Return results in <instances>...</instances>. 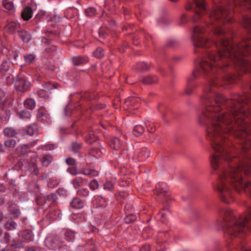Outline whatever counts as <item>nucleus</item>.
Returning a JSON list of instances; mask_svg holds the SVG:
<instances>
[{
  "mask_svg": "<svg viewBox=\"0 0 251 251\" xmlns=\"http://www.w3.org/2000/svg\"><path fill=\"white\" fill-rule=\"evenodd\" d=\"M238 111H232L230 113H223L221 111H203L199 115V124L206 126L207 139L211 142L215 151L210 161L212 169L216 170L222 164L223 159L228 165L227 168L223 169L215 185L221 201L226 203L231 201L233 193L227 183L237 191L251 187V183H245L242 176L243 171L247 175L251 173V166L246 163L235 166L231 161L232 156L228 149L230 144L227 138L228 133L241 138L248 134L245 122L235 115ZM220 212L223 220L224 230L231 236H237L244 232L247 228V223L251 220V208L248 215L240 216L238 219L229 208L221 209Z\"/></svg>",
  "mask_w": 251,
  "mask_h": 251,
  "instance_id": "f257e3e1",
  "label": "nucleus"
},
{
  "mask_svg": "<svg viewBox=\"0 0 251 251\" xmlns=\"http://www.w3.org/2000/svg\"><path fill=\"white\" fill-rule=\"evenodd\" d=\"M213 85H222L223 84L220 82L219 78H216L205 89V92L207 93L201 97V101L206 110L215 107L220 108V110L227 108L241 110L245 108V105L247 104L246 97L238 96L237 98L226 100L222 94L213 92Z\"/></svg>",
  "mask_w": 251,
  "mask_h": 251,
  "instance_id": "f03ea898",
  "label": "nucleus"
},
{
  "mask_svg": "<svg viewBox=\"0 0 251 251\" xmlns=\"http://www.w3.org/2000/svg\"><path fill=\"white\" fill-rule=\"evenodd\" d=\"M205 32V28L197 26L193 31V42L196 47H209L210 42L207 38H204L202 34Z\"/></svg>",
  "mask_w": 251,
  "mask_h": 251,
  "instance_id": "7ed1b4c3",
  "label": "nucleus"
},
{
  "mask_svg": "<svg viewBox=\"0 0 251 251\" xmlns=\"http://www.w3.org/2000/svg\"><path fill=\"white\" fill-rule=\"evenodd\" d=\"M30 84L25 79L20 78L15 82V88L19 92L24 93L29 89Z\"/></svg>",
  "mask_w": 251,
  "mask_h": 251,
  "instance_id": "20e7f679",
  "label": "nucleus"
},
{
  "mask_svg": "<svg viewBox=\"0 0 251 251\" xmlns=\"http://www.w3.org/2000/svg\"><path fill=\"white\" fill-rule=\"evenodd\" d=\"M19 237L21 241L29 242L33 240L32 232L29 230H25L19 233Z\"/></svg>",
  "mask_w": 251,
  "mask_h": 251,
  "instance_id": "39448f33",
  "label": "nucleus"
},
{
  "mask_svg": "<svg viewBox=\"0 0 251 251\" xmlns=\"http://www.w3.org/2000/svg\"><path fill=\"white\" fill-rule=\"evenodd\" d=\"M43 89L38 92L40 95H41V91H50L53 89H56L59 87V84L56 82H48L44 83L43 85Z\"/></svg>",
  "mask_w": 251,
  "mask_h": 251,
  "instance_id": "423d86ee",
  "label": "nucleus"
},
{
  "mask_svg": "<svg viewBox=\"0 0 251 251\" xmlns=\"http://www.w3.org/2000/svg\"><path fill=\"white\" fill-rule=\"evenodd\" d=\"M158 78L155 75H149L144 77L141 81L144 84H153L158 82Z\"/></svg>",
  "mask_w": 251,
  "mask_h": 251,
  "instance_id": "0eeeda50",
  "label": "nucleus"
},
{
  "mask_svg": "<svg viewBox=\"0 0 251 251\" xmlns=\"http://www.w3.org/2000/svg\"><path fill=\"white\" fill-rule=\"evenodd\" d=\"M72 183L75 188H77L86 185L87 180L82 177L77 176L72 181Z\"/></svg>",
  "mask_w": 251,
  "mask_h": 251,
  "instance_id": "6e6552de",
  "label": "nucleus"
},
{
  "mask_svg": "<svg viewBox=\"0 0 251 251\" xmlns=\"http://www.w3.org/2000/svg\"><path fill=\"white\" fill-rule=\"evenodd\" d=\"M122 143L118 138L112 139L110 143V147L113 150L118 151L121 149Z\"/></svg>",
  "mask_w": 251,
  "mask_h": 251,
  "instance_id": "1a4fd4ad",
  "label": "nucleus"
},
{
  "mask_svg": "<svg viewBox=\"0 0 251 251\" xmlns=\"http://www.w3.org/2000/svg\"><path fill=\"white\" fill-rule=\"evenodd\" d=\"M70 205L72 207L75 209H81L84 206V202L80 199L75 198L71 201Z\"/></svg>",
  "mask_w": 251,
  "mask_h": 251,
  "instance_id": "9d476101",
  "label": "nucleus"
},
{
  "mask_svg": "<svg viewBox=\"0 0 251 251\" xmlns=\"http://www.w3.org/2000/svg\"><path fill=\"white\" fill-rule=\"evenodd\" d=\"M32 12V8L31 7H27L23 10L21 14V16L24 20L28 21L31 18Z\"/></svg>",
  "mask_w": 251,
  "mask_h": 251,
  "instance_id": "9b49d317",
  "label": "nucleus"
},
{
  "mask_svg": "<svg viewBox=\"0 0 251 251\" xmlns=\"http://www.w3.org/2000/svg\"><path fill=\"white\" fill-rule=\"evenodd\" d=\"M19 26V25L15 22L9 23L5 26V30L10 34L13 33Z\"/></svg>",
  "mask_w": 251,
  "mask_h": 251,
  "instance_id": "f8f14e48",
  "label": "nucleus"
},
{
  "mask_svg": "<svg viewBox=\"0 0 251 251\" xmlns=\"http://www.w3.org/2000/svg\"><path fill=\"white\" fill-rule=\"evenodd\" d=\"M86 58L82 56H75L73 58V62L75 65H80L87 62Z\"/></svg>",
  "mask_w": 251,
  "mask_h": 251,
  "instance_id": "ddd939ff",
  "label": "nucleus"
},
{
  "mask_svg": "<svg viewBox=\"0 0 251 251\" xmlns=\"http://www.w3.org/2000/svg\"><path fill=\"white\" fill-rule=\"evenodd\" d=\"M35 101L32 99L29 98L26 99L24 102V106L25 108L29 110H32L35 107Z\"/></svg>",
  "mask_w": 251,
  "mask_h": 251,
  "instance_id": "4468645a",
  "label": "nucleus"
},
{
  "mask_svg": "<svg viewBox=\"0 0 251 251\" xmlns=\"http://www.w3.org/2000/svg\"><path fill=\"white\" fill-rule=\"evenodd\" d=\"M79 173L80 174H82L83 175L91 176H97L99 174L98 171L94 169H84L83 170H82L81 172Z\"/></svg>",
  "mask_w": 251,
  "mask_h": 251,
  "instance_id": "2eb2a0df",
  "label": "nucleus"
},
{
  "mask_svg": "<svg viewBox=\"0 0 251 251\" xmlns=\"http://www.w3.org/2000/svg\"><path fill=\"white\" fill-rule=\"evenodd\" d=\"M18 33L23 41L25 43L28 42L31 39V35L27 32L25 31H19Z\"/></svg>",
  "mask_w": 251,
  "mask_h": 251,
  "instance_id": "dca6fc26",
  "label": "nucleus"
},
{
  "mask_svg": "<svg viewBox=\"0 0 251 251\" xmlns=\"http://www.w3.org/2000/svg\"><path fill=\"white\" fill-rule=\"evenodd\" d=\"M38 126L36 125L33 124L29 126L26 130L27 134L30 136L37 134L38 131Z\"/></svg>",
  "mask_w": 251,
  "mask_h": 251,
  "instance_id": "f3484780",
  "label": "nucleus"
},
{
  "mask_svg": "<svg viewBox=\"0 0 251 251\" xmlns=\"http://www.w3.org/2000/svg\"><path fill=\"white\" fill-rule=\"evenodd\" d=\"M221 78L223 81H225L228 83H233L236 79V76L231 74L228 73L224 76H222Z\"/></svg>",
  "mask_w": 251,
  "mask_h": 251,
  "instance_id": "a211bd4d",
  "label": "nucleus"
},
{
  "mask_svg": "<svg viewBox=\"0 0 251 251\" xmlns=\"http://www.w3.org/2000/svg\"><path fill=\"white\" fill-rule=\"evenodd\" d=\"M144 131L145 129L143 126L138 125L134 127L133 130V133L135 136H139L143 134Z\"/></svg>",
  "mask_w": 251,
  "mask_h": 251,
  "instance_id": "6ab92c4d",
  "label": "nucleus"
},
{
  "mask_svg": "<svg viewBox=\"0 0 251 251\" xmlns=\"http://www.w3.org/2000/svg\"><path fill=\"white\" fill-rule=\"evenodd\" d=\"M3 133L5 136L13 137L15 136L17 134L16 130L11 127H7L3 130Z\"/></svg>",
  "mask_w": 251,
  "mask_h": 251,
  "instance_id": "aec40b11",
  "label": "nucleus"
},
{
  "mask_svg": "<svg viewBox=\"0 0 251 251\" xmlns=\"http://www.w3.org/2000/svg\"><path fill=\"white\" fill-rule=\"evenodd\" d=\"M65 239L68 242L74 241L75 238V233L69 230H67L64 233Z\"/></svg>",
  "mask_w": 251,
  "mask_h": 251,
  "instance_id": "412c9836",
  "label": "nucleus"
},
{
  "mask_svg": "<svg viewBox=\"0 0 251 251\" xmlns=\"http://www.w3.org/2000/svg\"><path fill=\"white\" fill-rule=\"evenodd\" d=\"M138 69L141 72L148 71L150 68V65L146 62H141L137 65Z\"/></svg>",
  "mask_w": 251,
  "mask_h": 251,
  "instance_id": "4be33fe9",
  "label": "nucleus"
},
{
  "mask_svg": "<svg viewBox=\"0 0 251 251\" xmlns=\"http://www.w3.org/2000/svg\"><path fill=\"white\" fill-rule=\"evenodd\" d=\"M51 243H52L51 247L53 249L58 248L61 246V242L58 236H54L51 240Z\"/></svg>",
  "mask_w": 251,
  "mask_h": 251,
  "instance_id": "5701e85b",
  "label": "nucleus"
},
{
  "mask_svg": "<svg viewBox=\"0 0 251 251\" xmlns=\"http://www.w3.org/2000/svg\"><path fill=\"white\" fill-rule=\"evenodd\" d=\"M136 216L133 214H130L126 216L125 219V222L126 224H131L133 223L136 220Z\"/></svg>",
  "mask_w": 251,
  "mask_h": 251,
  "instance_id": "b1692460",
  "label": "nucleus"
},
{
  "mask_svg": "<svg viewBox=\"0 0 251 251\" xmlns=\"http://www.w3.org/2000/svg\"><path fill=\"white\" fill-rule=\"evenodd\" d=\"M52 161V158L50 155H47L43 157L42 165L44 166H48Z\"/></svg>",
  "mask_w": 251,
  "mask_h": 251,
  "instance_id": "393cba45",
  "label": "nucleus"
},
{
  "mask_svg": "<svg viewBox=\"0 0 251 251\" xmlns=\"http://www.w3.org/2000/svg\"><path fill=\"white\" fill-rule=\"evenodd\" d=\"M18 114L21 119H26L30 117V113L29 111H20Z\"/></svg>",
  "mask_w": 251,
  "mask_h": 251,
  "instance_id": "a878e982",
  "label": "nucleus"
},
{
  "mask_svg": "<svg viewBox=\"0 0 251 251\" xmlns=\"http://www.w3.org/2000/svg\"><path fill=\"white\" fill-rule=\"evenodd\" d=\"M94 54L96 57L100 58L104 56V50L100 48H97L94 52Z\"/></svg>",
  "mask_w": 251,
  "mask_h": 251,
  "instance_id": "bb28decb",
  "label": "nucleus"
},
{
  "mask_svg": "<svg viewBox=\"0 0 251 251\" xmlns=\"http://www.w3.org/2000/svg\"><path fill=\"white\" fill-rule=\"evenodd\" d=\"M16 145V141L14 139H9L4 141V145L8 148H14Z\"/></svg>",
  "mask_w": 251,
  "mask_h": 251,
  "instance_id": "cd10ccee",
  "label": "nucleus"
},
{
  "mask_svg": "<svg viewBox=\"0 0 251 251\" xmlns=\"http://www.w3.org/2000/svg\"><path fill=\"white\" fill-rule=\"evenodd\" d=\"M4 226L7 230H11L16 228V223L14 221H11L10 222H7L5 224Z\"/></svg>",
  "mask_w": 251,
  "mask_h": 251,
  "instance_id": "c85d7f7f",
  "label": "nucleus"
},
{
  "mask_svg": "<svg viewBox=\"0 0 251 251\" xmlns=\"http://www.w3.org/2000/svg\"><path fill=\"white\" fill-rule=\"evenodd\" d=\"M150 151L148 149L144 148L142 150L139 155L143 159H145L150 156Z\"/></svg>",
  "mask_w": 251,
  "mask_h": 251,
  "instance_id": "c756f323",
  "label": "nucleus"
},
{
  "mask_svg": "<svg viewBox=\"0 0 251 251\" xmlns=\"http://www.w3.org/2000/svg\"><path fill=\"white\" fill-rule=\"evenodd\" d=\"M97 137L96 136L93 132L90 133L86 139V141L88 143H92L93 142L96 141Z\"/></svg>",
  "mask_w": 251,
  "mask_h": 251,
  "instance_id": "7c9ffc66",
  "label": "nucleus"
},
{
  "mask_svg": "<svg viewBox=\"0 0 251 251\" xmlns=\"http://www.w3.org/2000/svg\"><path fill=\"white\" fill-rule=\"evenodd\" d=\"M96 10L93 7H89L86 9L85 13L87 16L92 17L95 15Z\"/></svg>",
  "mask_w": 251,
  "mask_h": 251,
  "instance_id": "2f4dec72",
  "label": "nucleus"
},
{
  "mask_svg": "<svg viewBox=\"0 0 251 251\" xmlns=\"http://www.w3.org/2000/svg\"><path fill=\"white\" fill-rule=\"evenodd\" d=\"M2 3L4 7L8 10H11L14 8V4L12 2L3 1Z\"/></svg>",
  "mask_w": 251,
  "mask_h": 251,
  "instance_id": "473e14b6",
  "label": "nucleus"
},
{
  "mask_svg": "<svg viewBox=\"0 0 251 251\" xmlns=\"http://www.w3.org/2000/svg\"><path fill=\"white\" fill-rule=\"evenodd\" d=\"M77 194L82 197H87L89 195V192L88 189L84 188L77 191Z\"/></svg>",
  "mask_w": 251,
  "mask_h": 251,
  "instance_id": "72a5a7b5",
  "label": "nucleus"
},
{
  "mask_svg": "<svg viewBox=\"0 0 251 251\" xmlns=\"http://www.w3.org/2000/svg\"><path fill=\"white\" fill-rule=\"evenodd\" d=\"M89 187L93 190L97 189L99 188V183L96 179H93L89 183Z\"/></svg>",
  "mask_w": 251,
  "mask_h": 251,
  "instance_id": "f704fd0d",
  "label": "nucleus"
},
{
  "mask_svg": "<svg viewBox=\"0 0 251 251\" xmlns=\"http://www.w3.org/2000/svg\"><path fill=\"white\" fill-rule=\"evenodd\" d=\"M81 145L77 142L72 143V150L75 152H77L81 148Z\"/></svg>",
  "mask_w": 251,
  "mask_h": 251,
  "instance_id": "c9c22d12",
  "label": "nucleus"
},
{
  "mask_svg": "<svg viewBox=\"0 0 251 251\" xmlns=\"http://www.w3.org/2000/svg\"><path fill=\"white\" fill-rule=\"evenodd\" d=\"M91 153L94 156L99 157L101 155V151L99 149L93 148L91 151Z\"/></svg>",
  "mask_w": 251,
  "mask_h": 251,
  "instance_id": "e433bc0d",
  "label": "nucleus"
},
{
  "mask_svg": "<svg viewBox=\"0 0 251 251\" xmlns=\"http://www.w3.org/2000/svg\"><path fill=\"white\" fill-rule=\"evenodd\" d=\"M35 58V56L33 54H28L25 56V60L28 63H31Z\"/></svg>",
  "mask_w": 251,
  "mask_h": 251,
  "instance_id": "4c0bfd02",
  "label": "nucleus"
},
{
  "mask_svg": "<svg viewBox=\"0 0 251 251\" xmlns=\"http://www.w3.org/2000/svg\"><path fill=\"white\" fill-rule=\"evenodd\" d=\"M128 196V194L125 192H120L118 194H115V197L117 200L120 198H125Z\"/></svg>",
  "mask_w": 251,
  "mask_h": 251,
  "instance_id": "58836bf2",
  "label": "nucleus"
},
{
  "mask_svg": "<svg viewBox=\"0 0 251 251\" xmlns=\"http://www.w3.org/2000/svg\"><path fill=\"white\" fill-rule=\"evenodd\" d=\"M114 187L113 183L111 181H107L104 186V188L105 189H107L108 190H113Z\"/></svg>",
  "mask_w": 251,
  "mask_h": 251,
  "instance_id": "ea45409f",
  "label": "nucleus"
},
{
  "mask_svg": "<svg viewBox=\"0 0 251 251\" xmlns=\"http://www.w3.org/2000/svg\"><path fill=\"white\" fill-rule=\"evenodd\" d=\"M22 242V241H21V242L18 241L16 242L15 241H13V243L11 245V246L15 248H20L23 247L24 246Z\"/></svg>",
  "mask_w": 251,
  "mask_h": 251,
  "instance_id": "a19ab883",
  "label": "nucleus"
},
{
  "mask_svg": "<svg viewBox=\"0 0 251 251\" xmlns=\"http://www.w3.org/2000/svg\"><path fill=\"white\" fill-rule=\"evenodd\" d=\"M20 212L19 209H14L11 212V215L12 218H17L20 215Z\"/></svg>",
  "mask_w": 251,
  "mask_h": 251,
  "instance_id": "79ce46f5",
  "label": "nucleus"
},
{
  "mask_svg": "<svg viewBox=\"0 0 251 251\" xmlns=\"http://www.w3.org/2000/svg\"><path fill=\"white\" fill-rule=\"evenodd\" d=\"M147 127L149 132L153 133L155 130L153 124L149 123L148 125L147 124Z\"/></svg>",
  "mask_w": 251,
  "mask_h": 251,
  "instance_id": "37998d69",
  "label": "nucleus"
},
{
  "mask_svg": "<svg viewBox=\"0 0 251 251\" xmlns=\"http://www.w3.org/2000/svg\"><path fill=\"white\" fill-rule=\"evenodd\" d=\"M66 163L69 165H75L76 164V161L73 158H68L66 160Z\"/></svg>",
  "mask_w": 251,
  "mask_h": 251,
  "instance_id": "c03bdc74",
  "label": "nucleus"
},
{
  "mask_svg": "<svg viewBox=\"0 0 251 251\" xmlns=\"http://www.w3.org/2000/svg\"><path fill=\"white\" fill-rule=\"evenodd\" d=\"M49 201H55L57 199V196L55 194H51L47 196Z\"/></svg>",
  "mask_w": 251,
  "mask_h": 251,
  "instance_id": "a18cd8bd",
  "label": "nucleus"
},
{
  "mask_svg": "<svg viewBox=\"0 0 251 251\" xmlns=\"http://www.w3.org/2000/svg\"><path fill=\"white\" fill-rule=\"evenodd\" d=\"M10 235L9 233H8V232H5L4 233V236L3 238L4 241L6 243H8L10 241Z\"/></svg>",
  "mask_w": 251,
  "mask_h": 251,
  "instance_id": "49530a36",
  "label": "nucleus"
},
{
  "mask_svg": "<svg viewBox=\"0 0 251 251\" xmlns=\"http://www.w3.org/2000/svg\"><path fill=\"white\" fill-rule=\"evenodd\" d=\"M56 50V47L54 46H51L48 48H46L45 50L47 52L50 53Z\"/></svg>",
  "mask_w": 251,
  "mask_h": 251,
  "instance_id": "de8ad7c7",
  "label": "nucleus"
},
{
  "mask_svg": "<svg viewBox=\"0 0 251 251\" xmlns=\"http://www.w3.org/2000/svg\"><path fill=\"white\" fill-rule=\"evenodd\" d=\"M67 171L72 175H76L80 174L79 172H76L75 169L73 167H69Z\"/></svg>",
  "mask_w": 251,
  "mask_h": 251,
  "instance_id": "09e8293b",
  "label": "nucleus"
},
{
  "mask_svg": "<svg viewBox=\"0 0 251 251\" xmlns=\"http://www.w3.org/2000/svg\"><path fill=\"white\" fill-rule=\"evenodd\" d=\"M5 96V94L3 91H2L1 89H0V106L2 103V100L4 98Z\"/></svg>",
  "mask_w": 251,
  "mask_h": 251,
  "instance_id": "8fccbe9b",
  "label": "nucleus"
},
{
  "mask_svg": "<svg viewBox=\"0 0 251 251\" xmlns=\"http://www.w3.org/2000/svg\"><path fill=\"white\" fill-rule=\"evenodd\" d=\"M151 247L149 245L143 246L140 249V251H150Z\"/></svg>",
  "mask_w": 251,
  "mask_h": 251,
  "instance_id": "3c124183",
  "label": "nucleus"
},
{
  "mask_svg": "<svg viewBox=\"0 0 251 251\" xmlns=\"http://www.w3.org/2000/svg\"><path fill=\"white\" fill-rule=\"evenodd\" d=\"M177 44L176 42L173 40H169L167 43V46L170 47L175 46Z\"/></svg>",
  "mask_w": 251,
  "mask_h": 251,
  "instance_id": "603ef678",
  "label": "nucleus"
},
{
  "mask_svg": "<svg viewBox=\"0 0 251 251\" xmlns=\"http://www.w3.org/2000/svg\"><path fill=\"white\" fill-rule=\"evenodd\" d=\"M106 107V105L105 104H98L96 107V109L97 110H100V109H104V108H105Z\"/></svg>",
  "mask_w": 251,
  "mask_h": 251,
  "instance_id": "864d4df0",
  "label": "nucleus"
},
{
  "mask_svg": "<svg viewBox=\"0 0 251 251\" xmlns=\"http://www.w3.org/2000/svg\"><path fill=\"white\" fill-rule=\"evenodd\" d=\"M135 101H136L135 100H134L133 98L131 99V98H130V97H128V98H127L126 99V102H131L132 103H134Z\"/></svg>",
  "mask_w": 251,
  "mask_h": 251,
  "instance_id": "5fc2aeb1",
  "label": "nucleus"
},
{
  "mask_svg": "<svg viewBox=\"0 0 251 251\" xmlns=\"http://www.w3.org/2000/svg\"><path fill=\"white\" fill-rule=\"evenodd\" d=\"M185 93L188 95H190L193 93V89L191 88H188L186 90Z\"/></svg>",
  "mask_w": 251,
  "mask_h": 251,
  "instance_id": "6e6d98bb",
  "label": "nucleus"
},
{
  "mask_svg": "<svg viewBox=\"0 0 251 251\" xmlns=\"http://www.w3.org/2000/svg\"><path fill=\"white\" fill-rule=\"evenodd\" d=\"M193 4H191L190 3H189L186 6V9L187 10H191L193 9Z\"/></svg>",
  "mask_w": 251,
  "mask_h": 251,
  "instance_id": "4d7b16f0",
  "label": "nucleus"
},
{
  "mask_svg": "<svg viewBox=\"0 0 251 251\" xmlns=\"http://www.w3.org/2000/svg\"><path fill=\"white\" fill-rule=\"evenodd\" d=\"M13 56L14 58L15 61L13 62V64L17 63V58L18 57L17 54L16 52H13Z\"/></svg>",
  "mask_w": 251,
  "mask_h": 251,
  "instance_id": "13d9d810",
  "label": "nucleus"
},
{
  "mask_svg": "<svg viewBox=\"0 0 251 251\" xmlns=\"http://www.w3.org/2000/svg\"><path fill=\"white\" fill-rule=\"evenodd\" d=\"M186 15L185 14H182L181 17V21L182 24H184L186 22L185 21Z\"/></svg>",
  "mask_w": 251,
  "mask_h": 251,
  "instance_id": "bf43d9fd",
  "label": "nucleus"
},
{
  "mask_svg": "<svg viewBox=\"0 0 251 251\" xmlns=\"http://www.w3.org/2000/svg\"><path fill=\"white\" fill-rule=\"evenodd\" d=\"M44 114L42 111H38V114H37V117H41L43 116Z\"/></svg>",
  "mask_w": 251,
  "mask_h": 251,
  "instance_id": "052dcab7",
  "label": "nucleus"
},
{
  "mask_svg": "<svg viewBox=\"0 0 251 251\" xmlns=\"http://www.w3.org/2000/svg\"><path fill=\"white\" fill-rule=\"evenodd\" d=\"M5 188L2 184H0V192H4Z\"/></svg>",
  "mask_w": 251,
  "mask_h": 251,
  "instance_id": "680f3d73",
  "label": "nucleus"
},
{
  "mask_svg": "<svg viewBox=\"0 0 251 251\" xmlns=\"http://www.w3.org/2000/svg\"><path fill=\"white\" fill-rule=\"evenodd\" d=\"M32 166H33V168H34V172L35 174L36 175H37V173H38V170H37V169H36V166L35 164H32Z\"/></svg>",
  "mask_w": 251,
  "mask_h": 251,
  "instance_id": "e2e57ef3",
  "label": "nucleus"
},
{
  "mask_svg": "<svg viewBox=\"0 0 251 251\" xmlns=\"http://www.w3.org/2000/svg\"><path fill=\"white\" fill-rule=\"evenodd\" d=\"M163 192H164V193H165V191H163ZM155 193H156L157 195H161V193H163V191H162V190H160H160H157L156 191Z\"/></svg>",
  "mask_w": 251,
  "mask_h": 251,
  "instance_id": "0e129e2a",
  "label": "nucleus"
},
{
  "mask_svg": "<svg viewBox=\"0 0 251 251\" xmlns=\"http://www.w3.org/2000/svg\"><path fill=\"white\" fill-rule=\"evenodd\" d=\"M158 216H160L162 218H165V215L163 213H160L158 214Z\"/></svg>",
  "mask_w": 251,
  "mask_h": 251,
  "instance_id": "69168bd1",
  "label": "nucleus"
},
{
  "mask_svg": "<svg viewBox=\"0 0 251 251\" xmlns=\"http://www.w3.org/2000/svg\"><path fill=\"white\" fill-rule=\"evenodd\" d=\"M103 201V203L101 204L100 205V206H102V207H104L106 206V201H105V200H104V199H102Z\"/></svg>",
  "mask_w": 251,
  "mask_h": 251,
  "instance_id": "338daca9",
  "label": "nucleus"
},
{
  "mask_svg": "<svg viewBox=\"0 0 251 251\" xmlns=\"http://www.w3.org/2000/svg\"><path fill=\"white\" fill-rule=\"evenodd\" d=\"M26 251H35V250L31 248H28V249H27V250Z\"/></svg>",
  "mask_w": 251,
  "mask_h": 251,
  "instance_id": "774afa93",
  "label": "nucleus"
}]
</instances>
